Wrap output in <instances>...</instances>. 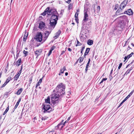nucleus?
<instances>
[{
    "mask_svg": "<svg viewBox=\"0 0 134 134\" xmlns=\"http://www.w3.org/2000/svg\"><path fill=\"white\" fill-rule=\"evenodd\" d=\"M65 86L62 83L58 85L55 89L53 91V94L51 96V100L53 105H56L58 103L59 98L65 92L64 90Z\"/></svg>",
    "mask_w": 134,
    "mask_h": 134,
    "instance_id": "f257e3e1",
    "label": "nucleus"
},
{
    "mask_svg": "<svg viewBox=\"0 0 134 134\" xmlns=\"http://www.w3.org/2000/svg\"><path fill=\"white\" fill-rule=\"evenodd\" d=\"M47 15H52L51 20L57 21L58 19L59 14L56 9L53 8H51L47 13Z\"/></svg>",
    "mask_w": 134,
    "mask_h": 134,
    "instance_id": "f03ea898",
    "label": "nucleus"
},
{
    "mask_svg": "<svg viewBox=\"0 0 134 134\" xmlns=\"http://www.w3.org/2000/svg\"><path fill=\"white\" fill-rule=\"evenodd\" d=\"M43 109H44L43 112L44 113H49L52 111V108L49 104L46 103L43 104Z\"/></svg>",
    "mask_w": 134,
    "mask_h": 134,
    "instance_id": "7ed1b4c3",
    "label": "nucleus"
},
{
    "mask_svg": "<svg viewBox=\"0 0 134 134\" xmlns=\"http://www.w3.org/2000/svg\"><path fill=\"white\" fill-rule=\"evenodd\" d=\"M57 23V21L50 20L49 25L48 26V29L49 31H52L54 28Z\"/></svg>",
    "mask_w": 134,
    "mask_h": 134,
    "instance_id": "20e7f679",
    "label": "nucleus"
},
{
    "mask_svg": "<svg viewBox=\"0 0 134 134\" xmlns=\"http://www.w3.org/2000/svg\"><path fill=\"white\" fill-rule=\"evenodd\" d=\"M120 27L118 28V29H115L113 33L115 35H119L121 34L122 31L124 28V25L120 26Z\"/></svg>",
    "mask_w": 134,
    "mask_h": 134,
    "instance_id": "39448f33",
    "label": "nucleus"
},
{
    "mask_svg": "<svg viewBox=\"0 0 134 134\" xmlns=\"http://www.w3.org/2000/svg\"><path fill=\"white\" fill-rule=\"evenodd\" d=\"M42 35L41 32L38 33L35 38L37 42H41L42 41Z\"/></svg>",
    "mask_w": 134,
    "mask_h": 134,
    "instance_id": "423d86ee",
    "label": "nucleus"
},
{
    "mask_svg": "<svg viewBox=\"0 0 134 134\" xmlns=\"http://www.w3.org/2000/svg\"><path fill=\"white\" fill-rule=\"evenodd\" d=\"M51 31H46L44 32L43 38L42 40V42H44L47 40L49 35L51 33Z\"/></svg>",
    "mask_w": 134,
    "mask_h": 134,
    "instance_id": "0eeeda50",
    "label": "nucleus"
},
{
    "mask_svg": "<svg viewBox=\"0 0 134 134\" xmlns=\"http://www.w3.org/2000/svg\"><path fill=\"white\" fill-rule=\"evenodd\" d=\"M88 15L87 13V12H86L84 13V16L83 19V20L82 24L83 25L85 24L84 22H86L88 20Z\"/></svg>",
    "mask_w": 134,
    "mask_h": 134,
    "instance_id": "6e6552de",
    "label": "nucleus"
},
{
    "mask_svg": "<svg viewBox=\"0 0 134 134\" xmlns=\"http://www.w3.org/2000/svg\"><path fill=\"white\" fill-rule=\"evenodd\" d=\"M42 51V49H40L34 52L36 56V58H37L38 56L41 54Z\"/></svg>",
    "mask_w": 134,
    "mask_h": 134,
    "instance_id": "1a4fd4ad",
    "label": "nucleus"
},
{
    "mask_svg": "<svg viewBox=\"0 0 134 134\" xmlns=\"http://www.w3.org/2000/svg\"><path fill=\"white\" fill-rule=\"evenodd\" d=\"M86 31L83 28V27L82 26L80 33V37H83V34L84 33L86 34Z\"/></svg>",
    "mask_w": 134,
    "mask_h": 134,
    "instance_id": "9d476101",
    "label": "nucleus"
},
{
    "mask_svg": "<svg viewBox=\"0 0 134 134\" xmlns=\"http://www.w3.org/2000/svg\"><path fill=\"white\" fill-rule=\"evenodd\" d=\"M51 9L49 7H48L45 10L44 12L41 14V15L44 16L46 14H47V13L49 12L50 10Z\"/></svg>",
    "mask_w": 134,
    "mask_h": 134,
    "instance_id": "9b49d317",
    "label": "nucleus"
},
{
    "mask_svg": "<svg viewBox=\"0 0 134 134\" xmlns=\"http://www.w3.org/2000/svg\"><path fill=\"white\" fill-rule=\"evenodd\" d=\"M61 33V31L60 30H59L56 33V35L54 36V38L55 39H57L59 37Z\"/></svg>",
    "mask_w": 134,
    "mask_h": 134,
    "instance_id": "f8f14e48",
    "label": "nucleus"
},
{
    "mask_svg": "<svg viewBox=\"0 0 134 134\" xmlns=\"http://www.w3.org/2000/svg\"><path fill=\"white\" fill-rule=\"evenodd\" d=\"M45 26V24L43 22H41L39 24V27L42 29L44 28Z\"/></svg>",
    "mask_w": 134,
    "mask_h": 134,
    "instance_id": "ddd939ff",
    "label": "nucleus"
},
{
    "mask_svg": "<svg viewBox=\"0 0 134 134\" xmlns=\"http://www.w3.org/2000/svg\"><path fill=\"white\" fill-rule=\"evenodd\" d=\"M122 9L121 8H119L117 10L116 12V14L117 15H119L122 14Z\"/></svg>",
    "mask_w": 134,
    "mask_h": 134,
    "instance_id": "4468645a",
    "label": "nucleus"
},
{
    "mask_svg": "<svg viewBox=\"0 0 134 134\" xmlns=\"http://www.w3.org/2000/svg\"><path fill=\"white\" fill-rule=\"evenodd\" d=\"M90 48H86L84 55V57L85 58V56L87 55V54H88L90 51Z\"/></svg>",
    "mask_w": 134,
    "mask_h": 134,
    "instance_id": "2eb2a0df",
    "label": "nucleus"
},
{
    "mask_svg": "<svg viewBox=\"0 0 134 134\" xmlns=\"http://www.w3.org/2000/svg\"><path fill=\"white\" fill-rule=\"evenodd\" d=\"M128 15H132L133 14V12L132 10L131 9H129L127 10Z\"/></svg>",
    "mask_w": 134,
    "mask_h": 134,
    "instance_id": "dca6fc26",
    "label": "nucleus"
},
{
    "mask_svg": "<svg viewBox=\"0 0 134 134\" xmlns=\"http://www.w3.org/2000/svg\"><path fill=\"white\" fill-rule=\"evenodd\" d=\"M23 89L22 88H21L19 89L16 92V94L17 95H19L23 91Z\"/></svg>",
    "mask_w": 134,
    "mask_h": 134,
    "instance_id": "f3484780",
    "label": "nucleus"
},
{
    "mask_svg": "<svg viewBox=\"0 0 134 134\" xmlns=\"http://www.w3.org/2000/svg\"><path fill=\"white\" fill-rule=\"evenodd\" d=\"M79 14L78 13H76L75 14V20L76 22V23H79L78 21H79V19H78V15Z\"/></svg>",
    "mask_w": 134,
    "mask_h": 134,
    "instance_id": "a211bd4d",
    "label": "nucleus"
},
{
    "mask_svg": "<svg viewBox=\"0 0 134 134\" xmlns=\"http://www.w3.org/2000/svg\"><path fill=\"white\" fill-rule=\"evenodd\" d=\"M50 98L49 96H48L46 99H45V103H46L47 104H50Z\"/></svg>",
    "mask_w": 134,
    "mask_h": 134,
    "instance_id": "6ab92c4d",
    "label": "nucleus"
},
{
    "mask_svg": "<svg viewBox=\"0 0 134 134\" xmlns=\"http://www.w3.org/2000/svg\"><path fill=\"white\" fill-rule=\"evenodd\" d=\"M63 120H62V121L57 126L55 127V128L57 129H58L59 128V127L60 126H61L60 127L62 126V125L63 124L62 123L63 122ZM60 129H61L60 128Z\"/></svg>",
    "mask_w": 134,
    "mask_h": 134,
    "instance_id": "aec40b11",
    "label": "nucleus"
},
{
    "mask_svg": "<svg viewBox=\"0 0 134 134\" xmlns=\"http://www.w3.org/2000/svg\"><path fill=\"white\" fill-rule=\"evenodd\" d=\"M21 58H20L19 59L18 61H16V65H17V66H19L21 64Z\"/></svg>",
    "mask_w": 134,
    "mask_h": 134,
    "instance_id": "412c9836",
    "label": "nucleus"
},
{
    "mask_svg": "<svg viewBox=\"0 0 134 134\" xmlns=\"http://www.w3.org/2000/svg\"><path fill=\"white\" fill-rule=\"evenodd\" d=\"M93 42L92 40H89L87 41V44L90 46L91 45L93 44Z\"/></svg>",
    "mask_w": 134,
    "mask_h": 134,
    "instance_id": "4be33fe9",
    "label": "nucleus"
},
{
    "mask_svg": "<svg viewBox=\"0 0 134 134\" xmlns=\"http://www.w3.org/2000/svg\"><path fill=\"white\" fill-rule=\"evenodd\" d=\"M129 97L127 96L125 98V99L121 102L120 105L118 107H120V106L124 102H125L128 98Z\"/></svg>",
    "mask_w": 134,
    "mask_h": 134,
    "instance_id": "5701e85b",
    "label": "nucleus"
},
{
    "mask_svg": "<svg viewBox=\"0 0 134 134\" xmlns=\"http://www.w3.org/2000/svg\"><path fill=\"white\" fill-rule=\"evenodd\" d=\"M21 100V99L20 98L18 100V101L17 102L15 105L14 107V110L18 106Z\"/></svg>",
    "mask_w": 134,
    "mask_h": 134,
    "instance_id": "b1692460",
    "label": "nucleus"
},
{
    "mask_svg": "<svg viewBox=\"0 0 134 134\" xmlns=\"http://www.w3.org/2000/svg\"><path fill=\"white\" fill-rule=\"evenodd\" d=\"M128 0H124L120 4V6L122 5L123 4H124V5H126L127 2H128Z\"/></svg>",
    "mask_w": 134,
    "mask_h": 134,
    "instance_id": "393cba45",
    "label": "nucleus"
},
{
    "mask_svg": "<svg viewBox=\"0 0 134 134\" xmlns=\"http://www.w3.org/2000/svg\"><path fill=\"white\" fill-rule=\"evenodd\" d=\"M42 78L41 79L39 80V81H38L36 85V88L37 86H39L40 84L42 82Z\"/></svg>",
    "mask_w": 134,
    "mask_h": 134,
    "instance_id": "a878e982",
    "label": "nucleus"
},
{
    "mask_svg": "<svg viewBox=\"0 0 134 134\" xmlns=\"http://www.w3.org/2000/svg\"><path fill=\"white\" fill-rule=\"evenodd\" d=\"M16 49H17V51H16L17 54H16V59H17L18 58V57H19V54L20 51H19V52H18V51H19V49H18V48L17 47L16 48Z\"/></svg>",
    "mask_w": 134,
    "mask_h": 134,
    "instance_id": "bb28decb",
    "label": "nucleus"
},
{
    "mask_svg": "<svg viewBox=\"0 0 134 134\" xmlns=\"http://www.w3.org/2000/svg\"><path fill=\"white\" fill-rule=\"evenodd\" d=\"M48 118V117L46 116H44L43 117H41V120H47Z\"/></svg>",
    "mask_w": 134,
    "mask_h": 134,
    "instance_id": "cd10ccee",
    "label": "nucleus"
},
{
    "mask_svg": "<svg viewBox=\"0 0 134 134\" xmlns=\"http://www.w3.org/2000/svg\"><path fill=\"white\" fill-rule=\"evenodd\" d=\"M11 77L10 76H9L7 78V80H6L5 82L8 83L9 81L11 80Z\"/></svg>",
    "mask_w": 134,
    "mask_h": 134,
    "instance_id": "c85d7f7f",
    "label": "nucleus"
},
{
    "mask_svg": "<svg viewBox=\"0 0 134 134\" xmlns=\"http://www.w3.org/2000/svg\"><path fill=\"white\" fill-rule=\"evenodd\" d=\"M9 106L7 108V109L5 110V111L4 112V113L3 114V115H4L6 113L8 112V111L9 109Z\"/></svg>",
    "mask_w": 134,
    "mask_h": 134,
    "instance_id": "c756f323",
    "label": "nucleus"
},
{
    "mask_svg": "<svg viewBox=\"0 0 134 134\" xmlns=\"http://www.w3.org/2000/svg\"><path fill=\"white\" fill-rule=\"evenodd\" d=\"M100 9V7L99 6H98L97 8V12L98 13H99Z\"/></svg>",
    "mask_w": 134,
    "mask_h": 134,
    "instance_id": "7c9ffc66",
    "label": "nucleus"
},
{
    "mask_svg": "<svg viewBox=\"0 0 134 134\" xmlns=\"http://www.w3.org/2000/svg\"><path fill=\"white\" fill-rule=\"evenodd\" d=\"M23 53L25 54V57H26L28 55V52L27 51H25V50H24Z\"/></svg>",
    "mask_w": 134,
    "mask_h": 134,
    "instance_id": "2f4dec72",
    "label": "nucleus"
},
{
    "mask_svg": "<svg viewBox=\"0 0 134 134\" xmlns=\"http://www.w3.org/2000/svg\"><path fill=\"white\" fill-rule=\"evenodd\" d=\"M133 54V52H131V53L129 54V55L127 56V58H128V59L130 57H131L132 55Z\"/></svg>",
    "mask_w": 134,
    "mask_h": 134,
    "instance_id": "473e14b6",
    "label": "nucleus"
},
{
    "mask_svg": "<svg viewBox=\"0 0 134 134\" xmlns=\"http://www.w3.org/2000/svg\"><path fill=\"white\" fill-rule=\"evenodd\" d=\"M19 76L18 75H16L14 77V79L15 80H17L18 79V78Z\"/></svg>",
    "mask_w": 134,
    "mask_h": 134,
    "instance_id": "72a5a7b5",
    "label": "nucleus"
},
{
    "mask_svg": "<svg viewBox=\"0 0 134 134\" xmlns=\"http://www.w3.org/2000/svg\"><path fill=\"white\" fill-rule=\"evenodd\" d=\"M134 91V90L130 92L129 94L128 95V96L129 97H130V96H131L132 94L133 93V92Z\"/></svg>",
    "mask_w": 134,
    "mask_h": 134,
    "instance_id": "f704fd0d",
    "label": "nucleus"
},
{
    "mask_svg": "<svg viewBox=\"0 0 134 134\" xmlns=\"http://www.w3.org/2000/svg\"><path fill=\"white\" fill-rule=\"evenodd\" d=\"M83 57H81L80 58V60H79V62L81 63V62L83 60Z\"/></svg>",
    "mask_w": 134,
    "mask_h": 134,
    "instance_id": "c9c22d12",
    "label": "nucleus"
},
{
    "mask_svg": "<svg viewBox=\"0 0 134 134\" xmlns=\"http://www.w3.org/2000/svg\"><path fill=\"white\" fill-rule=\"evenodd\" d=\"M77 44H76V46H79L81 45V43H80L77 40Z\"/></svg>",
    "mask_w": 134,
    "mask_h": 134,
    "instance_id": "e433bc0d",
    "label": "nucleus"
},
{
    "mask_svg": "<svg viewBox=\"0 0 134 134\" xmlns=\"http://www.w3.org/2000/svg\"><path fill=\"white\" fill-rule=\"evenodd\" d=\"M27 36H24V38H23V41H25L27 39Z\"/></svg>",
    "mask_w": 134,
    "mask_h": 134,
    "instance_id": "4c0bfd02",
    "label": "nucleus"
},
{
    "mask_svg": "<svg viewBox=\"0 0 134 134\" xmlns=\"http://www.w3.org/2000/svg\"><path fill=\"white\" fill-rule=\"evenodd\" d=\"M130 71V69H129L124 74L125 75H127V74H128L129 73Z\"/></svg>",
    "mask_w": 134,
    "mask_h": 134,
    "instance_id": "58836bf2",
    "label": "nucleus"
},
{
    "mask_svg": "<svg viewBox=\"0 0 134 134\" xmlns=\"http://www.w3.org/2000/svg\"><path fill=\"white\" fill-rule=\"evenodd\" d=\"M90 61H91L90 59L89 58L88 59V61L87 63L86 66L88 67L89 64H90Z\"/></svg>",
    "mask_w": 134,
    "mask_h": 134,
    "instance_id": "ea45409f",
    "label": "nucleus"
},
{
    "mask_svg": "<svg viewBox=\"0 0 134 134\" xmlns=\"http://www.w3.org/2000/svg\"><path fill=\"white\" fill-rule=\"evenodd\" d=\"M119 7V5L118 4H116L115 5V8H114V9L115 10H116Z\"/></svg>",
    "mask_w": 134,
    "mask_h": 134,
    "instance_id": "a19ab883",
    "label": "nucleus"
},
{
    "mask_svg": "<svg viewBox=\"0 0 134 134\" xmlns=\"http://www.w3.org/2000/svg\"><path fill=\"white\" fill-rule=\"evenodd\" d=\"M55 48V47L54 46H52L51 47V48L50 50H51V51H52Z\"/></svg>",
    "mask_w": 134,
    "mask_h": 134,
    "instance_id": "79ce46f5",
    "label": "nucleus"
},
{
    "mask_svg": "<svg viewBox=\"0 0 134 134\" xmlns=\"http://www.w3.org/2000/svg\"><path fill=\"white\" fill-rule=\"evenodd\" d=\"M68 121L67 120L66 121L64 122L63 125H62V126L61 127V128L62 129L63 127V126L66 123L68 122Z\"/></svg>",
    "mask_w": 134,
    "mask_h": 134,
    "instance_id": "37998d69",
    "label": "nucleus"
},
{
    "mask_svg": "<svg viewBox=\"0 0 134 134\" xmlns=\"http://www.w3.org/2000/svg\"><path fill=\"white\" fill-rule=\"evenodd\" d=\"M32 77H31L29 79V83L30 84L31 83V82H32Z\"/></svg>",
    "mask_w": 134,
    "mask_h": 134,
    "instance_id": "c03bdc74",
    "label": "nucleus"
},
{
    "mask_svg": "<svg viewBox=\"0 0 134 134\" xmlns=\"http://www.w3.org/2000/svg\"><path fill=\"white\" fill-rule=\"evenodd\" d=\"M126 6V5L124 6V4H123V5H121V6H120V5L119 7H120V8H121L122 9H123Z\"/></svg>",
    "mask_w": 134,
    "mask_h": 134,
    "instance_id": "a18cd8bd",
    "label": "nucleus"
},
{
    "mask_svg": "<svg viewBox=\"0 0 134 134\" xmlns=\"http://www.w3.org/2000/svg\"><path fill=\"white\" fill-rule=\"evenodd\" d=\"M10 93H11V92H10V91H9L8 92H6L5 93V95H6V96H8V95L9 94H10Z\"/></svg>",
    "mask_w": 134,
    "mask_h": 134,
    "instance_id": "49530a36",
    "label": "nucleus"
},
{
    "mask_svg": "<svg viewBox=\"0 0 134 134\" xmlns=\"http://www.w3.org/2000/svg\"><path fill=\"white\" fill-rule=\"evenodd\" d=\"M85 48V46H84V47H82V49H81V53L82 54H83L82 52L83 51L84 49Z\"/></svg>",
    "mask_w": 134,
    "mask_h": 134,
    "instance_id": "de8ad7c7",
    "label": "nucleus"
},
{
    "mask_svg": "<svg viewBox=\"0 0 134 134\" xmlns=\"http://www.w3.org/2000/svg\"><path fill=\"white\" fill-rule=\"evenodd\" d=\"M122 63H120V64H119V65L118 67V69H120V68H121V66H122Z\"/></svg>",
    "mask_w": 134,
    "mask_h": 134,
    "instance_id": "09e8293b",
    "label": "nucleus"
},
{
    "mask_svg": "<svg viewBox=\"0 0 134 134\" xmlns=\"http://www.w3.org/2000/svg\"><path fill=\"white\" fill-rule=\"evenodd\" d=\"M72 5L71 4H70L68 6V8L69 9H71L72 8Z\"/></svg>",
    "mask_w": 134,
    "mask_h": 134,
    "instance_id": "8fccbe9b",
    "label": "nucleus"
},
{
    "mask_svg": "<svg viewBox=\"0 0 134 134\" xmlns=\"http://www.w3.org/2000/svg\"><path fill=\"white\" fill-rule=\"evenodd\" d=\"M52 52V51L51 50H49L48 53V56H49L51 54Z\"/></svg>",
    "mask_w": 134,
    "mask_h": 134,
    "instance_id": "3c124183",
    "label": "nucleus"
},
{
    "mask_svg": "<svg viewBox=\"0 0 134 134\" xmlns=\"http://www.w3.org/2000/svg\"><path fill=\"white\" fill-rule=\"evenodd\" d=\"M63 69V71H64L66 70V69L65 67V66H64L63 67V69Z\"/></svg>",
    "mask_w": 134,
    "mask_h": 134,
    "instance_id": "603ef678",
    "label": "nucleus"
},
{
    "mask_svg": "<svg viewBox=\"0 0 134 134\" xmlns=\"http://www.w3.org/2000/svg\"><path fill=\"white\" fill-rule=\"evenodd\" d=\"M64 71H63V69H61L60 70V72L61 73L63 74L64 73Z\"/></svg>",
    "mask_w": 134,
    "mask_h": 134,
    "instance_id": "864d4df0",
    "label": "nucleus"
},
{
    "mask_svg": "<svg viewBox=\"0 0 134 134\" xmlns=\"http://www.w3.org/2000/svg\"><path fill=\"white\" fill-rule=\"evenodd\" d=\"M88 66H86V69H85L86 72L88 70Z\"/></svg>",
    "mask_w": 134,
    "mask_h": 134,
    "instance_id": "5fc2aeb1",
    "label": "nucleus"
},
{
    "mask_svg": "<svg viewBox=\"0 0 134 134\" xmlns=\"http://www.w3.org/2000/svg\"><path fill=\"white\" fill-rule=\"evenodd\" d=\"M119 69H118L117 70V71H116V74H115V75H116L118 74L119 72Z\"/></svg>",
    "mask_w": 134,
    "mask_h": 134,
    "instance_id": "6e6d98bb",
    "label": "nucleus"
},
{
    "mask_svg": "<svg viewBox=\"0 0 134 134\" xmlns=\"http://www.w3.org/2000/svg\"><path fill=\"white\" fill-rule=\"evenodd\" d=\"M68 50L70 52H71L72 51V49H71L69 48H68Z\"/></svg>",
    "mask_w": 134,
    "mask_h": 134,
    "instance_id": "4d7b16f0",
    "label": "nucleus"
},
{
    "mask_svg": "<svg viewBox=\"0 0 134 134\" xmlns=\"http://www.w3.org/2000/svg\"><path fill=\"white\" fill-rule=\"evenodd\" d=\"M5 86V85L3 84L2 86H1L0 87L1 89L3 87H4Z\"/></svg>",
    "mask_w": 134,
    "mask_h": 134,
    "instance_id": "13d9d810",
    "label": "nucleus"
},
{
    "mask_svg": "<svg viewBox=\"0 0 134 134\" xmlns=\"http://www.w3.org/2000/svg\"><path fill=\"white\" fill-rule=\"evenodd\" d=\"M107 80V78H103L102 80H103V81H104L106 80Z\"/></svg>",
    "mask_w": 134,
    "mask_h": 134,
    "instance_id": "bf43d9fd",
    "label": "nucleus"
},
{
    "mask_svg": "<svg viewBox=\"0 0 134 134\" xmlns=\"http://www.w3.org/2000/svg\"><path fill=\"white\" fill-rule=\"evenodd\" d=\"M71 0H68L67 2H66L67 3L69 4L70 2H71Z\"/></svg>",
    "mask_w": 134,
    "mask_h": 134,
    "instance_id": "052dcab7",
    "label": "nucleus"
},
{
    "mask_svg": "<svg viewBox=\"0 0 134 134\" xmlns=\"http://www.w3.org/2000/svg\"><path fill=\"white\" fill-rule=\"evenodd\" d=\"M64 53H65V51H62V53L61 54V55H62Z\"/></svg>",
    "mask_w": 134,
    "mask_h": 134,
    "instance_id": "680f3d73",
    "label": "nucleus"
},
{
    "mask_svg": "<svg viewBox=\"0 0 134 134\" xmlns=\"http://www.w3.org/2000/svg\"><path fill=\"white\" fill-rule=\"evenodd\" d=\"M128 12H127V11H125V12H124V14H128Z\"/></svg>",
    "mask_w": 134,
    "mask_h": 134,
    "instance_id": "e2e57ef3",
    "label": "nucleus"
},
{
    "mask_svg": "<svg viewBox=\"0 0 134 134\" xmlns=\"http://www.w3.org/2000/svg\"><path fill=\"white\" fill-rule=\"evenodd\" d=\"M130 49H131V48L129 46H128V48H127V50H129Z\"/></svg>",
    "mask_w": 134,
    "mask_h": 134,
    "instance_id": "0e129e2a",
    "label": "nucleus"
},
{
    "mask_svg": "<svg viewBox=\"0 0 134 134\" xmlns=\"http://www.w3.org/2000/svg\"><path fill=\"white\" fill-rule=\"evenodd\" d=\"M2 71H1L0 73V78L1 77V75H2Z\"/></svg>",
    "mask_w": 134,
    "mask_h": 134,
    "instance_id": "69168bd1",
    "label": "nucleus"
},
{
    "mask_svg": "<svg viewBox=\"0 0 134 134\" xmlns=\"http://www.w3.org/2000/svg\"><path fill=\"white\" fill-rule=\"evenodd\" d=\"M127 43V41H126V42H125V45H124V47L125 46H126V44Z\"/></svg>",
    "mask_w": 134,
    "mask_h": 134,
    "instance_id": "338daca9",
    "label": "nucleus"
},
{
    "mask_svg": "<svg viewBox=\"0 0 134 134\" xmlns=\"http://www.w3.org/2000/svg\"><path fill=\"white\" fill-rule=\"evenodd\" d=\"M134 66H132L131 68L130 69V70H131L132 69V68H133V67H134Z\"/></svg>",
    "mask_w": 134,
    "mask_h": 134,
    "instance_id": "774afa93",
    "label": "nucleus"
}]
</instances>
